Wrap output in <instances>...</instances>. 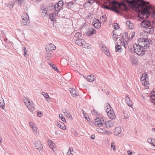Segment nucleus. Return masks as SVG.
<instances>
[{"instance_id": "c85d7f7f", "label": "nucleus", "mask_w": 155, "mask_h": 155, "mask_svg": "<svg viewBox=\"0 0 155 155\" xmlns=\"http://www.w3.org/2000/svg\"><path fill=\"white\" fill-rule=\"evenodd\" d=\"M5 107V104L3 98L2 97H0V107L2 109H4Z\"/></svg>"}, {"instance_id": "37998d69", "label": "nucleus", "mask_w": 155, "mask_h": 155, "mask_svg": "<svg viewBox=\"0 0 155 155\" xmlns=\"http://www.w3.org/2000/svg\"><path fill=\"white\" fill-rule=\"evenodd\" d=\"M14 1L15 3H17L18 5L20 6L23 0H14Z\"/></svg>"}, {"instance_id": "e2e57ef3", "label": "nucleus", "mask_w": 155, "mask_h": 155, "mask_svg": "<svg viewBox=\"0 0 155 155\" xmlns=\"http://www.w3.org/2000/svg\"><path fill=\"white\" fill-rule=\"evenodd\" d=\"M42 115V114L41 112L39 113V112L37 113V115L39 117H41V115Z\"/></svg>"}, {"instance_id": "f8f14e48", "label": "nucleus", "mask_w": 155, "mask_h": 155, "mask_svg": "<svg viewBox=\"0 0 155 155\" xmlns=\"http://www.w3.org/2000/svg\"><path fill=\"white\" fill-rule=\"evenodd\" d=\"M117 4V2H114L111 6L112 8L111 10L115 12L119 13H120L119 10L118 9L116 4Z\"/></svg>"}, {"instance_id": "a878e982", "label": "nucleus", "mask_w": 155, "mask_h": 155, "mask_svg": "<svg viewBox=\"0 0 155 155\" xmlns=\"http://www.w3.org/2000/svg\"><path fill=\"white\" fill-rule=\"evenodd\" d=\"M103 52L107 56H110V53L108 49L105 47H103L102 48Z\"/></svg>"}, {"instance_id": "69168bd1", "label": "nucleus", "mask_w": 155, "mask_h": 155, "mask_svg": "<svg viewBox=\"0 0 155 155\" xmlns=\"http://www.w3.org/2000/svg\"><path fill=\"white\" fill-rule=\"evenodd\" d=\"M41 0H32V1L34 2H38L41 1Z\"/></svg>"}, {"instance_id": "4d7b16f0", "label": "nucleus", "mask_w": 155, "mask_h": 155, "mask_svg": "<svg viewBox=\"0 0 155 155\" xmlns=\"http://www.w3.org/2000/svg\"><path fill=\"white\" fill-rule=\"evenodd\" d=\"M74 4V3L72 2H68L67 4V5L68 6H71L72 5Z\"/></svg>"}, {"instance_id": "412c9836", "label": "nucleus", "mask_w": 155, "mask_h": 155, "mask_svg": "<svg viewBox=\"0 0 155 155\" xmlns=\"http://www.w3.org/2000/svg\"><path fill=\"white\" fill-rule=\"evenodd\" d=\"M120 40L122 44L124 45L125 48H127V41L126 39H124V36H122V37L120 39Z\"/></svg>"}, {"instance_id": "ddd939ff", "label": "nucleus", "mask_w": 155, "mask_h": 155, "mask_svg": "<svg viewBox=\"0 0 155 155\" xmlns=\"http://www.w3.org/2000/svg\"><path fill=\"white\" fill-rule=\"evenodd\" d=\"M93 24L94 27L97 28H99L101 25V23L99 20L96 19L93 22Z\"/></svg>"}, {"instance_id": "e433bc0d", "label": "nucleus", "mask_w": 155, "mask_h": 155, "mask_svg": "<svg viewBox=\"0 0 155 155\" xmlns=\"http://www.w3.org/2000/svg\"><path fill=\"white\" fill-rule=\"evenodd\" d=\"M111 147L114 151H116L115 144L114 141H113L111 142Z\"/></svg>"}, {"instance_id": "cd10ccee", "label": "nucleus", "mask_w": 155, "mask_h": 155, "mask_svg": "<svg viewBox=\"0 0 155 155\" xmlns=\"http://www.w3.org/2000/svg\"><path fill=\"white\" fill-rule=\"evenodd\" d=\"M130 60L133 64H135L136 63L137 59L134 56H131Z\"/></svg>"}, {"instance_id": "5701e85b", "label": "nucleus", "mask_w": 155, "mask_h": 155, "mask_svg": "<svg viewBox=\"0 0 155 155\" xmlns=\"http://www.w3.org/2000/svg\"><path fill=\"white\" fill-rule=\"evenodd\" d=\"M145 31L148 33L152 34L154 32V29L153 28L152 25L151 27H148L146 28Z\"/></svg>"}, {"instance_id": "bb28decb", "label": "nucleus", "mask_w": 155, "mask_h": 155, "mask_svg": "<svg viewBox=\"0 0 155 155\" xmlns=\"http://www.w3.org/2000/svg\"><path fill=\"white\" fill-rule=\"evenodd\" d=\"M40 12L41 13V15L43 16H45L46 15L47 12V11L45 8L44 7H42L41 9L40 10Z\"/></svg>"}, {"instance_id": "9b49d317", "label": "nucleus", "mask_w": 155, "mask_h": 155, "mask_svg": "<svg viewBox=\"0 0 155 155\" xmlns=\"http://www.w3.org/2000/svg\"><path fill=\"white\" fill-rule=\"evenodd\" d=\"M76 44H77L79 45L82 46L84 47L85 45V42L84 39L81 38H78L75 41Z\"/></svg>"}, {"instance_id": "7ed1b4c3", "label": "nucleus", "mask_w": 155, "mask_h": 155, "mask_svg": "<svg viewBox=\"0 0 155 155\" xmlns=\"http://www.w3.org/2000/svg\"><path fill=\"white\" fill-rule=\"evenodd\" d=\"M94 125L97 127L104 125L107 128H109L113 125V121L109 120L104 122V121H102L99 118H97L95 119V121L94 123Z\"/></svg>"}, {"instance_id": "c756f323", "label": "nucleus", "mask_w": 155, "mask_h": 155, "mask_svg": "<svg viewBox=\"0 0 155 155\" xmlns=\"http://www.w3.org/2000/svg\"><path fill=\"white\" fill-rule=\"evenodd\" d=\"M56 15L55 14L51 13L49 15V18L51 21H54L56 19Z\"/></svg>"}, {"instance_id": "1a4fd4ad", "label": "nucleus", "mask_w": 155, "mask_h": 155, "mask_svg": "<svg viewBox=\"0 0 155 155\" xmlns=\"http://www.w3.org/2000/svg\"><path fill=\"white\" fill-rule=\"evenodd\" d=\"M34 144L35 145V147L38 150H41L43 148L42 146L41 142L38 140H35Z\"/></svg>"}, {"instance_id": "20e7f679", "label": "nucleus", "mask_w": 155, "mask_h": 155, "mask_svg": "<svg viewBox=\"0 0 155 155\" xmlns=\"http://www.w3.org/2000/svg\"><path fill=\"white\" fill-rule=\"evenodd\" d=\"M24 102L28 110L31 112L33 113L35 110L33 102L29 99L27 98L24 100Z\"/></svg>"}, {"instance_id": "774afa93", "label": "nucleus", "mask_w": 155, "mask_h": 155, "mask_svg": "<svg viewBox=\"0 0 155 155\" xmlns=\"http://www.w3.org/2000/svg\"><path fill=\"white\" fill-rule=\"evenodd\" d=\"M29 124L30 126L33 125L34 124L31 121L29 122Z\"/></svg>"}, {"instance_id": "c03bdc74", "label": "nucleus", "mask_w": 155, "mask_h": 155, "mask_svg": "<svg viewBox=\"0 0 155 155\" xmlns=\"http://www.w3.org/2000/svg\"><path fill=\"white\" fill-rule=\"evenodd\" d=\"M96 130L99 133H104V130L103 129H101V128H97L96 129Z\"/></svg>"}, {"instance_id": "f03ea898", "label": "nucleus", "mask_w": 155, "mask_h": 155, "mask_svg": "<svg viewBox=\"0 0 155 155\" xmlns=\"http://www.w3.org/2000/svg\"><path fill=\"white\" fill-rule=\"evenodd\" d=\"M133 48H129V51L131 52H134L137 54L141 56L145 54V49L139 45L135 44L133 45V47H132Z\"/></svg>"}, {"instance_id": "2f4dec72", "label": "nucleus", "mask_w": 155, "mask_h": 155, "mask_svg": "<svg viewBox=\"0 0 155 155\" xmlns=\"http://www.w3.org/2000/svg\"><path fill=\"white\" fill-rule=\"evenodd\" d=\"M116 32L114 30L113 31V35L112 37H113V40L115 41H116L117 40V39L118 38V35H117L116 34Z\"/></svg>"}, {"instance_id": "f3484780", "label": "nucleus", "mask_w": 155, "mask_h": 155, "mask_svg": "<svg viewBox=\"0 0 155 155\" xmlns=\"http://www.w3.org/2000/svg\"><path fill=\"white\" fill-rule=\"evenodd\" d=\"M121 131L122 130L120 127H117L115 129L114 133L115 135L117 136L120 134Z\"/></svg>"}, {"instance_id": "393cba45", "label": "nucleus", "mask_w": 155, "mask_h": 155, "mask_svg": "<svg viewBox=\"0 0 155 155\" xmlns=\"http://www.w3.org/2000/svg\"><path fill=\"white\" fill-rule=\"evenodd\" d=\"M147 142L149 143L152 144L155 147V140L152 138H149L147 139Z\"/></svg>"}, {"instance_id": "13d9d810", "label": "nucleus", "mask_w": 155, "mask_h": 155, "mask_svg": "<svg viewBox=\"0 0 155 155\" xmlns=\"http://www.w3.org/2000/svg\"><path fill=\"white\" fill-rule=\"evenodd\" d=\"M150 96H153L155 97V91H152Z\"/></svg>"}, {"instance_id": "6e6d98bb", "label": "nucleus", "mask_w": 155, "mask_h": 155, "mask_svg": "<svg viewBox=\"0 0 155 155\" xmlns=\"http://www.w3.org/2000/svg\"><path fill=\"white\" fill-rule=\"evenodd\" d=\"M94 2V0H88L87 2V3L92 4Z\"/></svg>"}, {"instance_id": "ea45409f", "label": "nucleus", "mask_w": 155, "mask_h": 155, "mask_svg": "<svg viewBox=\"0 0 155 155\" xmlns=\"http://www.w3.org/2000/svg\"><path fill=\"white\" fill-rule=\"evenodd\" d=\"M5 36V35L4 34V32L2 30L0 31V39H3L4 38V37Z\"/></svg>"}, {"instance_id": "9d476101", "label": "nucleus", "mask_w": 155, "mask_h": 155, "mask_svg": "<svg viewBox=\"0 0 155 155\" xmlns=\"http://www.w3.org/2000/svg\"><path fill=\"white\" fill-rule=\"evenodd\" d=\"M56 48L55 46L52 44H51L47 45L46 46V50L47 51L50 52L53 50L55 49Z\"/></svg>"}, {"instance_id": "58836bf2", "label": "nucleus", "mask_w": 155, "mask_h": 155, "mask_svg": "<svg viewBox=\"0 0 155 155\" xmlns=\"http://www.w3.org/2000/svg\"><path fill=\"white\" fill-rule=\"evenodd\" d=\"M22 51L24 53V55L25 57H26V55L27 54V50L26 49V48L25 47H23L22 48Z\"/></svg>"}, {"instance_id": "dca6fc26", "label": "nucleus", "mask_w": 155, "mask_h": 155, "mask_svg": "<svg viewBox=\"0 0 155 155\" xmlns=\"http://www.w3.org/2000/svg\"><path fill=\"white\" fill-rule=\"evenodd\" d=\"M70 92L71 95L74 97H75L79 96V94L74 88H70Z\"/></svg>"}, {"instance_id": "680f3d73", "label": "nucleus", "mask_w": 155, "mask_h": 155, "mask_svg": "<svg viewBox=\"0 0 155 155\" xmlns=\"http://www.w3.org/2000/svg\"><path fill=\"white\" fill-rule=\"evenodd\" d=\"M83 115H84V116L85 117L86 119L88 120L87 119V115L86 114H85V113H84V112L83 111Z\"/></svg>"}, {"instance_id": "39448f33", "label": "nucleus", "mask_w": 155, "mask_h": 155, "mask_svg": "<svg viewBox=\"0 0 155 155\" xmlns=\"http://www.w3.org/2000/svg\"><path fill=\"white\" fill-rule=\"evenodd\" d=\"M138 44L144 49L149 47L150 46L149 40L148 39L140 38L137 41Z\"/></svg>"}, {"instance_id": "a18cd8bd", "label": "nucleus", "mask_w": 155, "mask_h": 155, "mask_svg": "<svg viewBox=\"0 0 155 155\" xmlns=\"http://www.w3.org/2000/svg\"><path fill=\"white\" fill-rule=\"evenodd\" d=\"M59 117L63 122H66L65 118L64 117L62 114H60L59 115Z\"/></svg>"}, {"instance_id": "72a5a7b5", "label": "nucleus", "mask_w": 155, "mask_h": 155, "mask_svg": "<svg viewBox=\"0 0 155 155\" xmlns=\"http://www.w3.org/2000/svg\"><path fill=\"white\" fill-rule=\"evenodd\" d=\"M151 17L155 20V8H151Z\"/></svg>"}, {"instance_id": "09e8293b", "label": "nucleus", "mask_w": 155, "mask_h": 155, "mask_svg": "<svg viewBox=\"0 0 155 155\" xmlns=\"http://www.w3.org/2000/svg\"><path fill=\"white\" fill-rule=\"evenodd\" d=\"M114 27L115 29L116 30L119 28V26L118 24L117 23H114Z\"/></svg>"}, {"instance_id": "79ce46f5", "label": "nucleus", "mask_w": 155, "mask_h": 155, "mask_svg": "<svg viewBox=\"0 0 155 155\" xmlns=\"http://www.w3.org/2000/svg\"><path fill=\"white\" fill-rule=\"evenodd\" d=\"M22 23L24 25H27L29 24V21L26 20H22Z\"/></svg>"}, {"instance_id": "de8ad7c7", "label": "nucleus", "mask_w": 155, "mask_h": 155, "mask_svg": "<svg viewBox=\"0 0 155 155\" xmlns=\"http://www.w3.org/2000/svg\"><path fill=\"white\" fill-rule=\"evenodd\" d=\"M81 34L78 32L76 33V34H75L74 35V36L76 38H79L81 37Z\"/></svg>"}, {"instance_id": "473e14b6", "label": "nucleus", "mask_w": 155, "mask_h": 155, "mask_svg": "<svg viewBox=\"0 0 155 155\" xmlns=\"http://www.w3.org/2000/svg\"><path fill=\"white\" fill-rule=\"evenodd\" d=\"M116 52H120L122 51V48L121 47L120 45H116L115 46Z\"/></svg>"}, {"instance_id": "5fc2aeb1", "label": "nucleus", "mask_w": 155, "mask_h": 155, "mask_svg": "<svg viewBox=\"0 0 155 155\" xmlns=\"http://www.w3.org/2000/svg\"><path fill=\"white\" fill-rule=\"evenodd\" d=\"M92 114L94 115H97V112L96 110L93 109V110L92 111Z\"/></svg>"}, {"instance_id": "864d4df0", "label": "nucleus", "mask_w": 155, "mask_h": 155, "mask_svg": "<svg viewBox=\"0 0 155 155\" xmlns=\"http://www.w3.org/2000/svg\"><path fill=\"white\" fill-rule=\"evenodd\" d=\"M150 98L152 102H153V101L155 100V96H150Z\"/></svg>"}, {"instance_id": "bf43d9fd", "label": "nucleus", "mask_w": 155, "mask_h": 155, "mask_svg": "<svg viewBox=\"0 0 155 155\" xmlns=\"http://www.w3.org/2000/svg\"><path fill=\"white\" fill-rule=\"evenodd\" d=\"M9 5L8 6V7L10 8H13V5L11 3H9Z\"/></svg>"}, {"instance_id": "4468645a", "label": "nucleus", "mask_w": 155, "mask_h": 155, "mask_svg": "<svg viewBox=\"0 0 155 155\" xmlns=\"http://www.w3.org/2000/svg\"><path fill=\"white\" fill-rule=\"evenodd\" d=\"M56 124L58 127L60 128L63 130H66V127L63 122L60 121H58L56 122Z\"/></svg>"}, {"instance_id": "7c9ffc66", "label": "nucleus", "mask_w": 155, "mask_h": 155, "mask_svg": "<svg viewBox=\"0 0 155 155\" xmlns=\"http://www.w3.org/2000/svg\"><path fill=\"white\" fill-rule=\"evenodd\" d=\"M31 129L33 131L34 134L36 136H38L39 133L36 126L32 127V128Z\"/></svg>"}, {"instance_id": "4c0bfd02", "label": "nucleus", "mask_w": 155, "mask_h": 155, "mask_svg": "<svg viewBox=\"0 0 155 155\" xmlns=\"http://www.w3.org/2000/svg\"><path fill=\"white\" fill-rule=\"evenodd\" d=\"M106 19V16L105 15H103L100 18L101 21L103 22H105Z\"/></svg>"}, {"instance_id": "a19ab883", "label": "nucleus", "mask_w": 155, "mask_h": 155, "mask_svg": "<svg viewBox=\"0 0 155 155\" xmlns=\"http://www.w3.org/2000/svg\"><path fill=\"white\" fill-rule=\"evenodd\" d=\"M48 142V144L49 145L51 149H53L54 147V144L53 143L52 141L51 140H50Z\"/></svg>"}, {"instance_id": "338daca9", "label": "nucleus", "mask_w": 155, "mask_h": 155, "mask_svg": "<svg viewBox=\"0 0 155 155\" xmlns=\"http://www.w3.org/2000/svg\"><path fill=\"white\" fill-rule=\"evenodd\" d=\"M91 138L92 139H94L95 138V135H92L91 136Z\"/></svg>"}, {"instance_id": "2eb2a0df", "label": "nucleus", "mask_w": 155, "mask_h": 155, "mask_svg": "<svg viewBox=\"0 0 155 155\" xmlns=\"http://www.w3.org/2000/svg\"><path fill=\"white\" fill-rule=\"evenodd\" d=\"M104 107L106 111V112L107 113V114L110 111H111L112 110L111 109V107L109 105V104L107 103H106L104 104Z\"/></svg>"}, {"instance_id": "052dcab7", "label": "nucleus", "mask_w": 155, "mask_h": 155, "mask_svg": "<svg viewBox=\"0 0 155 155\" xmlns=\"http://www.w3.org/2000/svg\"><path fill=\"white\" fill-rule=\"evenodd\" d=\"M61 132L60 130H57L55 131V133L56 135H58L60 134V133Z\"/></svg>"}, {"instance_id": "8fccbe9b", "label": "nucleus", "mask_w": 155, "mask_h": 155, "mask_svg": "<svg viewBox=\"0 0 155 155\" xmlns=\"http://www.w3.org/2000/svg\"><path fill=\"white\" fill-rule=\"evenodd\" d=\"M51 55L50 53H48L46 54V58L47 59V60H49L50 59Z\"/></svg>"}, {"instance_id": "a211bd4d", "label": "nucleus", "mask_w": 155, "mask_h": 155, "mask_svg": "<svg viewBox=\"0 0 155 155\" xmlns=\"http://www.w3.org/2000/svg\"><path fill=\"white\" fill-rule=\"evenodd\" d=\"M96 33L95 30L93 28H88V30L87 33L88 35L92 36L93 34Z\"/></svg>"}, {"instance_id": "0e129e2a", "label": "nucleus", "mask_w": 155, "mask_h": 155, "mask_svg": "<svg viewBox=\"0 0 155 155\" xmlns=\"http://www.w3.org/2000/svg\"><path fill=\"white\" fill-rule=\"evenodd\" d=\"M104 8L107 9H110V10H111L112 9V8H110L108 6H105Z\"/></svg>"}, {"instance_id": "3c124183", "label": "nucleus", "mask_w": 155, "mask_h": 155, "mask_svg": "<svg viewBox=\"0 0 155 155\" xmlns=\"http://www.w3.org/2000/svg\"><path fill=\"white\" fill-rule=\"evenodd\" d=\"M73 149L72 148H70L68 152H67V154L69 155V154L72 153L71 152L73 151Z\"/></svg>"}, {"instance_id": "49530a36", "label": "nucleus", "mask_w": 155, "mask_h": 155, "mask_svg": "<svg viewBox=\"0 0 155 155\" xmlns=\"http://www.w3.org/2000/svg\"><path fill=\"white\" fill-rule=\"evenodd\" d=\"M50 66L52 67L54 70L58 71V70L57 69V68L56 66L53 64H49Z\"/></svg>"}, {"instance_id": "6ab92c4d", "label": "nucleus", "mask_w": 155, "mask_h": 155, "mask_svg": "<svg viewBox=\"0 0 155 155\" xmlns=\"http://www.w3.org/2000/svg\"><path fill=\"white\" fill-rule=\"evenodd\" d=\"M107 115L108 116L109 118L113 119L115 117V113L113 110L110 111L107 114Z\"/></svg>"}, {"instance_id": "b1692460", "label": "nucleus", "mask_w": 155, "mask_h": 155, "mask_svg": "<svg viewBox=\"0 0 155 155\" xmlns=\"http://www.w3.org/2000/svg\"><path fill=\"white\" fill-rule=\"evenodd\" d=\"M41 94L44 96L46 100L47 101H51V98H49V96L48 94L47 93L42 92Z\"/></svg>"}, {"instance_id": "aec40b11", "label": "nucleus", "mask_w": 155, "mask_h": 155, "mask_svg": "<svg viewBox=\"0 0 155 155\" xmlns=\"http://www.w3.org/2000/svg\"><path fill=\"white\" fill-rule=\"evenodd\" d=\"M86 79L89 81L92 82L95 80V77L92 75H90L87 76Z\"/></svg>"}, {"instance_id": "6e6552de", "label": "nucleus", "mask_w": 155, "mask_h": 155, "mask_svg": "<svg viewBox=\"0 0 155 155\" xmlns=\"http://www.w3.org/2000/svg\"><path fill=\"white\" fill-rule=\"evenodd\" d=\"M153 23V21L148 20H144L141 23V26L143 28H147L148 27H151Z\"/></svg>"}, {"instance_id": "423d86ee", "label": "nucleus", "mask_w": 155, "mask_h": 155, "mask_svg": "<svg viewBox=\"0 0 155 155\" xmlns=\"http://www.w3.org/2000/svg\"><path fill=\"white\" fill-rule=\"evenodd\" d=\"M64 4V2L61 0L59 1L58 3H56L54 5H53V4H52V5L50 4L49 6H51V9H52L54 8L55 11H59Z\"/></svg>"}, {"instance_id": "4be33fe9", "label": "nucleus", "mask_w": 155, "mask_h": 155, "mask_svg": "<svg viewBox=\"0 0 155 155\" xmlns=\"http://www.w3.org/2000/svg\"><path fill=\"white\" fill-rule=\"evenodd\" d=\"M125 99L126 102L127 104L128 105L131 107H132L133 106V104H132V102L129 97L127 96L125 97Z\"/></svg>"}, {"instance_id": "0eeeda50", "label": "nucleus", "mask_w": 155, "mask_h": 155, "mask_svg": "<svg viewBox=\"0 0 155 155\" xmlns=\"http://www.w3.org/2000/svg\"><path fill=\"white\" fill-rule=\"evenodd\" d=\"M141 80L142 84L146 86L149 83V79L148 76L146 73H143L141 78Z\"/></svg>"}, {"instance_id": "603ef678", "label": "nucleus", "mask_w": 155, "mask_h": 155, "mask_svg": "<svg viewBox=\"0 0 155 155\" xmlns=\"http://www.w3.org/2000/svg\"><path fill=\"white\" fill-rule=\"evenodd\" d=\"M64 113L65 116H66L68 118L70 116V114L66 111L64 112Z\"/></svg>"}, {"instance_id": "f257e3e1", "label": "nucleus", "mask_w": 155, "mask_h": 155, "mask_svg": "<svg viewBox=\"0 0 155 155\" xmlns=\"http://www.w3.org/2000/svg\"><path fill=\"white\" fill-rule=\"evenodd\" d=\"M125 1V0H124ZM126 2L128 3V5L133 8H138L141 12V13L143 15H146L148 17L150 14V12L149 11L150 7L145 4L139 3H142L143 0H125Z\"/></svg>"}, {"instance_id": "f704fd0d", "label": "nucleus", "mask_w": 155, "mask_h": 155, "mask_svg": "<svg viewBox=\"0 0 155 155\" xmlns=\"http://www.w3.org/2000/svg\"><path fill=\"white\" fill-rule=\"evenodd\" d=\"M22 20H25L27 21L29 20V16L26 13L24 14L22 16Z\"/></svg>"}, {"instance_id": "c9c22d12", "label": "nucleus", "mask_w": 155, "mask_h": 155, "mask_svg": "<svg viewBox=\"0 0 155 155\" xmlns=\"http://www.w3.org/2000/svg\"><path fill=\"white\" fill-rule=\"evenodd\" d=\"M126 24L128 26L129 29H132L133 28L132 23L130 21L127 20L126 21Z\"/></svg>"}]
</instances>
